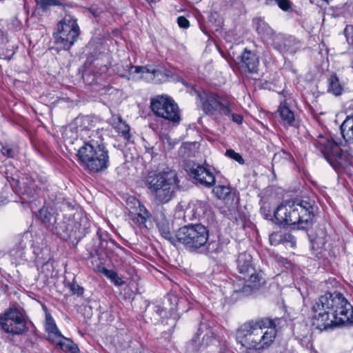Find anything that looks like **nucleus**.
I'll list each match as a JSON object with an SVG mask.
<instances>
[{
	"mask_svg": "<svg viewBox=\"0 0 353 353\" xmlns=\"http://www.w3.org/2000/svg\"><path fill=\"white\" fill-rule=\"evenodd\" d=\"M312 312L313 326L321 331L351 323L353 318L352 306L337 292L321 296L313 305Z\"/></svg>",
	"mask_w": 353,
	"mask_h": 353,
	"instance_id": "f257e3e1",
	"label": "nucleus"
},
{
	"mask_svg": "<svg viewBox=\"0 0 353 353\" xmlns=\"http://www.w3.org/2000/svg\"><path fill=\"white\" fill-rule=\"evenodd\" d=\"M276 327V319L251 320L239 327L237 339L246 353H258L273 344L277 334Z\"/></svg>",
	"mask_w": 353,
	"mask_h": 353,
	"instance_id": "f03ea898",
	"label": "nucleus"
},
{
	"mask_svg": "<svg viewBox=\"0 0 353 353\" xmlns=\"http://www.w3.org/2000/svg\"><path fill=\"white\" fill-rule=\"evenodd\" d=\"M315 208L313 200H296L279 205L274 212V216L279 225H296L298 229H305L313 219Z\"/></svg>",
	"mask_w": 353,
	"mask_h": 353,
	"instance_id": "7ed1b4c3",
	"label": "nucleus"
},
{
	"mask_svg": "<svg viewBox=\"0 0 353 353\" xmlns=\"http://www.w3.org/2000/svg\"><path fill=\"white\" fill-rule=\"evenodd\" d=\"M315 208L313 200H296L279 205L274 212V216L279 225H296L298 229H305L313 219Z\"/></svg>",
	"mask_w": 353,
	"mask_h": 353,
	"instance_id": "20e7f679",
	"label": "nucleus"
},
{
	"mask_svg": "<svg viewBox=\"0 0 353 353\" xmlns=\"http://www.w3.org/2000/svg\"><path fill=\"white\" fill-rule=\"evenodd\" d=\"M77 155L83 167L90 172H103L109 167V152L97 132L92 131L88 135L79 148Z\"/></svg>",
	"mask_w": 353,
	"mask_h": 353,
	"instance_id": "39448f33",
	"label": "nucleus"
},
{
	"mask_svg": "<svg viewBox=\"0 0 353 353\" xmlns=\"http://www.w3.org/2000/svg\"><path fill=\"white\" fill-rule=\"evenodd\" d=\"M252 256L247 252L240 253L236 259L239 276L234 281V292L248 296L264 283L262 275L257 272L252 263Z\"/></svg>",
	"mask_w": 353,
	"mask_h": 353,
	"instance_id": "423d86ee",
	"label": "nucleus"
},
{
	"mask_svg": "<svg viewBox=\"0 0 353 353\" xmlns=\"http://www.w3.org/2000/svg\"><path fill=\"white\" fill-rule=\"evenodd\" d=\"M120 76L128 80L137 81H143L152 83H162L165 81H181L183 85L188 87L187 83L167 68L155 65L144 66H133L126 65L123 71H119Z\"/></svg>",
	"mask_w": 353,
	"mask_h": 353,
	"instance_id": "0eeeda50",
	"label": "nucleus"
},
{
	"mask_svg": "<svg viewBox=\"0 0 353 353\" xmlns=\"http://www.w3.org/2000/svg\"><path fill=\"white\" fill-rule=\"evenodd\" d=\"M147 185L156 200L159 203H168L173 196L177 185L176 174L174 171L150 175Z\"/></svg>",
	"mask_w": 353,
	"mask_h": 353,
	"instance_id": "6e6552de",
	"label": "nucleus"
},
{
	"mask_svg": "<svg viewBox=\"0 0 353 353\" xmlns=\"http://www.w3.org/2000/svg\"><path fill=\"white\" fill-rule=\"evenodd\" d=\"M194 92L206 114L230 115L233 102L229 96L216 94L211 90H194Z\"/></svg>",
	"mask_w": 353,
	"mask_h": 353,
	"instance_id": "1a4fd4ad",
	"label": "nucleus"
},
{
	"mask_svg": "<svg viewBox=\"0 0 353 353\" xmlns=\"http://www.w3.org/2000/svg\"><path fill=\"white\" fill-rule=\"evenodd\" d=\"M314 145L334 169L345 168L350 164V154L332 139L319 136Z\"/></svg>",
	"mask_w": 353,
	"mask_h": 353,
	"instance_id": "9d476101",
	"label": "nucleus"
},
{
	"mask_svg": "<svg viewBox=\"0 0 353 353\" xmlns=\"http://www.w3.org/2000/svg\"><path fill=\"white\" fill-rule=\"evenodd\" d=\"M176 238L186 249L195 251L206 245L209 232L201 224H190L179 228L176 232Z\"/></svg>",
	"mask_w": 353,
	"mask_h": 353,
	"instance_id": "9b49d317",
	"label": "nucleus"
},
{
	"mask_svg": "<svg viewBox=\"0 0 353 353\" xmlns=\"http://www.w3.org/2000/svg\"><path fill=\"white\" fill-rule=\"evenodd\" d=\"M80 28L75 17L65 14L57 23L54 33L55 43L63 50H69L78 40Z\"/></svg>",
	"mask_w": 353,
	"mask_h": 353,
	"instance_id": "f8f14e48",
	"label": "nucleus"
},
{
	"mask_svg": "<svg viewBox=\"0 0 353 353\" xmlns=\"http://www.w3.org/2000/svg\"><path fill=\"white\" fill-rule=\"evenodd\" d=\"M151 109L153 113L174 124L181 121L180 110L177 103L170 97L159 95L151 99Z\"/></svg>",
	"mask_w": 353,
	"mask_h": 353,
	"instance_id": "ddd939ff",
	"label": "nucleus"
},
{
	"mask_svg": "<svg viewBox=\"0 0 353 353\" xmlns=\"http://www.w3.org/2000/svg\"><path fill=\"white\" fill-rule=\"evenodd\" d=\"M0 326L5 332L12 335L21 334L26 329L22 313L18 309L12 307L0 315Z\"/></svg>",
	"mask_w": 353,
	"mask_h": 353,
	"instance_id": "4468645a",
	"label": "nucleus"
},
{
	"mask_svg": "<svg viewBox=\"0 0 353 353\" xmlns=\"http://www.w3.org/2000/svg\"><path fill=\"white\" fill-rule=\"evenodd\" d=\"M127 208L131 224L139 228H147L145 223L150 217L145 207L136 198L130 197L127 200Z\"/></svg>",
	"mask_w": 353,
	"mask_h": 353,
	"instance_id": "2eb2a0df",
	"label": "nucleus"
},
{
	"mask_svg": "<svg viewBox=\"0 0 353 353\" xmlns=\"http://www.w3.org/2000/svg\"><path fill=\"white\" fill-rule=\"evenodd\" d=\"M85 225L81 227V223L71 221L69 223H66L64 221H61L56 223L52 230L61 239L68 240L71 239H81L85 234Z\"/></svg>",
	"mask_w": 353,
	"mask_h": 353,
	"instance_id": "dca6fc26",
	"label": "nucleus"
},
{
	"mask_svg": "<svg viewBox=\"0 0 353 353\" xmlns=\"http://www.w3.org/2000/svg\"><path fill=\"white\" fill-rule=\"evenodd\" d=\"M254 27L257 33L265 40L271 41L274 47L279 51L286 50L285 46H281L279 41H284V36L276 34L271 27L261 18L254 20Z\"/></svg>",
	"mask_w": 353,
	"mask_h": 353,
	"instance_id": "f3484780",
	"label": "nucleus"
},
{
	"mask_svg": "<svg viewBox=\"0 0 353 353\" xmlns=\"http://www.w3.org/2000/svg\"><path fill=\"white\" fill-rule=\"evenodd\" d=\"M214 341V334L212 330L205 324L201 323L196 334L192 339V343L196 348L200 349L205 347Z\"/></svg>",
	"mask_w": 353,
	"mask_h": 353,
	"instance_id": "a211bd4d",
	"label": "nucleus"
},
{
	"mask_svg": "<svg viewBox=\"0 0 353 353\" xmlns=\"http://www.w3.org/2000/svg\"><path fill=\"white\" fill-rule=\"evenodd\" d=\"M191 176L199 183L206 187H211L215 183L214 174L206 168L194 165L191 168Z\"/></svg>",
	"mask_w": 353,
	"mask_h": 353,
	"instance_id": "6ab92c4d",
	"label": "nucleus"
},
{
	"mask_svg": "<svg viewBox=\"0 0 353 353\" xmlns=\"http://www.w3.org/2000/svg\"><path fill=\"white\" fill-rule=\"evenodd\" d=\"M241 61L245 68L251 73H256L259 67V57L250 50H245L241 55Z\"/></svg>",
	"mask_w": 353,
	"mask_h": 353,
	"instance_id": "aec40b11",
	"label": "nucleus"
},
{
	"mask_svg": "<svg viewBox=\"0 0 353 353\" xmlns=\"http://www.w3.org/2000/svg\"><path fill=\"white\" fill-rule=\"evenodd\" d=\"M276 112L279 115V121L285 127L295 126L294 114L290 107L280 105Z\"/></svg>",
	"mask_w": 353,
	"mask_h": 353,
	"instance_id": "412c9836",
	"label": "nucleus"
},
{
	"mask_svg": "<svg viewBox=\"0 0 353 353\" xmlns=\"http://www.w3.org/2000/svg\"><path fill=\"white\" fill-rule=\"evenodd\" d=\"M45 330L48 333V339L52 343L62 336L50 314H46Z\"/></svg>",
	"mask_w": 353,
	"mask_h": 353,
	"instance_id": "4be33fe9",
	"label": "nucleus"
},
{
	"mask_svg": "<svg viewBox=\"0 0 353 353\" xmlns=\"http://www.w3.org/2000/svg\"><path fill=\"white\" fill-rule=\"evenodd\" d=\"M112 127L121 134V136L127 141L130 139V127L119 116H113L111 119Z\"/></svg>",
	"mask_w": 353,
	"mask_h": 353,
	"instance_id": "5701e85b",
	"label": "nucleus"
},
{
	"mask_svg": "<svg viewBox=\"0 0 353 353\" xmlns=\"http://www.w3.org/2000/svg\"><path fill=\"white\" fill-rule=\"evenodd\" d=\"M52 343L66 353H77L79 351L77 345L71 339L63 335Z\"/></svg>",
	"mask_w": 353,
	"mask_h": 353,
	"instance_id": "b1692460",
	"label": "nucleus"
},
{
	"mask_svg": "<svg viewBox=\"0 0 353 353\" xmlns=\"http://www.w3.org/2000/svg\"><path fill=\"white\" fill-rule=\"evenodd\" d=\"M159 230L162 236L168 240L171 243L175 244L178 242L176 238V234L173 235L170 231L169 223L166 221H163L157 224Z\"/></svg>",
	"mask_w": 353,
	"mask_h": 353,
	"instance_id": "393cba45",
	"label": "nucleus"
},
{
	"mask_svg": "<svg viewBox=\"0 0 353 353\" xmlns=\"http://www.w3.org/2000/svg\"><path fill=\"white\" fill-rule=\"evenodd\" d=\"M340 128L343 139L348 141L350 138L353 137V117H347Z\"/></svg>",
	"mask_w": 353,
	"mask_h": 353,
	"instance_id": "a878e982",
	"label": "nucleus"
},
{
	"mask_svg": "<svg viewBox=\"0 0 353 353\" xmlns=\"http://www.w3.org/2000/svg\"><path fill=\"white\" fill-rule=\"evenodd\" d=\"M102 273L111 280V281L117 286H121L125 283V281L119 276L118 274L112 270L103 268Z\"/></svg>",
	"mask_w": 353,
	"mask_h": 353,
	"instance_id": "bb28decb",
	"label": "nucleus"
},
{
	"mask_svg": "<svg viewBox=\"0 0 353 353\" xmlns=\"http://www.w3.org/2000/svg\"><path fill=\"white\" fill-rule=\"evenodd\" d=\"M265 2L268 6H278L284 11H288L291 6L289 0H265Z\"/></svg>",
	"mask_w": 353,
	"mask_h": 353,
	"instance_id": "cd10ccee",
	"label": "nucleus"
},
{
	"mask_svg": "<svg viewBox=\"0 0 353 353\" xmlns=\"http://www.w3.org/2000/svg\"><path fill=\"white\" fill-rule=\"evenodd\" d=\"M281 94L283 95V99L281 101L280 105H284L285 106L290 107V108H291L296 104L294 97L290 94H288L285 90H283Z\"/></svg>",
	"mask_w": 353,
	"mask_h": 353,
	"instance_id": "c85d7f7f",
	"label": "nucleus"
},
{
	"mask_svg": "<svg viewBox=\"0 0 353 353\" xmlns=\"http://www.w3.org/2000/svg\"><path fill=\"white\" fill-rule=\"evenodd\" d=\"M37 4L43 10H46L52 6L59 5L57 0H34Z\"/></svg>",
	"mask_w": 353,
	"mask_h": 353,
	"instance_id": "c756f323",
	"label": "nucleus"
},
{
	"mask_svg": "<svg viewBox=\"0 0 353 353\" xmlns=\"http://www.w3.org/2000/svg\"><path fill=\"white\" fill-rule=\"evenodd\" d=\"M214 192L219 199H225L230 192V188L224 185H219L214 188Z\"/></svg>",
	"mask_w": 353,
	"mask_h": 353,
	"instance_id": "7c9ffc66",
	"label": "nucleus"
},
{
	"mask_svg": "<svg viewBox=\"0 0 353 353\" xmlns=\"http://www.w3.org/2000/svg\"><path fill=\"white\" fill-rule=\"evenodd\" d=\"M226 156L229 157L230 158L234 159L236 162H238L239 164H243L244 160L241 155L239 153L236 152L234 150L230 149L227 150L225 152Z\"/></svg>",
	"mask_w": 353,
	"mask_h": 353,
	"instance_id": "2f4dec72",
	"label": "nucleus"
},
{
	"mask_svg": "<svg viewBox=\"0 0 353 353\" xmlns=\"http://www.w3.org/2000/svg\"><path fill=\"white\" fill-rule=\"evenodd\" d=\"M1 152L2 154L8 158H13L16 152L13 148L8 145H3L1 148Z\"/></svg>",
	"mask_w": 353,
	"mask_h": 353,
	"instance_id": "473e14b6",
	"label": "nucleus"
},
{
	"mask_svg": "<svg viewBox=\"0 0 353 353\" xmlns=\"http://www.w3.org/2000/svg\"><path fill=\"white\" fill-rule=\"evenodd\" d=\"M291 158V155L285 152V151H281L276 154H274L273 159H272V162H273V164L274 165L275 163H279V161H280L281 159H284L285 160H288Z\"/></svg>",
	"mask_w": 353,
	"mask_h": 353,
	"instance_id": "72a5a7b5",
	"label": "nucleus"
},
{
	"mask_svg": "<svg viewBox=\"0 0 353 353\" xmlns=\"http://www.w3.org/2000/svg\"><path fill=\"white\" fill-rule=\"evenodd\" d=\"M328 85L330 88H342L339 82L338 77L336 74H332L328 79Z\"/></svg>",
	"mask_w": 353,
	"mask_h": 353,
	"instance_id": "f704fd0d",
	"label": "nucleus"
},
{
	"mask_svg": "<svg viewBox=\"0 0 353 353\" xmlns=\"http://www.w3.org/2000/svg\"><path fill=\"white\" fill-rule=\"evenodd\" d=\"M270 242L272 245H277L282 242V233L274 232L270 235Z\"/></svg>",
	"mask_w": 353,
	"mask_h": 353,
	"instance_id": "c9c22d12",
	"label": "nucleus"
},
{
	"mask_svg": "<svg viewBox=\"0 0 353 353\" xmlns=\"http://www.w3.org/2000/svg\"><path fill=\"white\" fill-rule=\"evenodd\" d=\"M285 242L290 243L292 246H294L296 243L294 237L289 233L282 234V242L281 243H284Z\"/></svg>",
	"mask_w": 353,
	"mask_h": 353,
	"instance_id": "e433bc0d",
	"label": "nucleus"
},
{
	"mask_svg": "<svg viewBox=\"0 0 353 353\" xmlns=\"http://www.w3.org/2000/svg\"><path fill=\"white\" fill-rule=\"evenodd\" d=\"M70 290L73 292V294H77L78 296H80L83 294V289L81 286H79L78 284L75 283H72L70 285Z\"/></svg>",
	"mask_w": 353,
	"mask_h": 353,
	"instance_id": "4c0bfd02",
	"label": "nucleus"
},
{
	"mask_svg": "<svg viewBox=\"0 0 353 353\" xmlns=\"http://www.w3.org/2000/svg\"><path fill=\"white\" fill-rule=\"evenodd\" d=\"M177 23L179 26L181 28H188L190 26L189 21L183 16H180L177 18Z\"/></svg>",
	"mask_w": 353,
	"mask_h": 353,
	"instance_id": "58836bf2",
	"label": "nucleus"
},
{
	"mask_svg": "<svg viewBox=\"0 0 353 353\" xmlns=\"http://www.w3.org/2000/svg\"><path fill=\"white\" fill-rule=\"evenodd\" d=\"M26 247V243H25L24 237H22L19 240L17 245V248L19 249V251H17L16 254H17L18 256H22V250H24Z\"/></svg>",
	"mask_w": 353,
	"mask_h": 353,
	"instance_id": "ea45409f",
	"label": "nucleus"
},
{
	"mask_svg": "<svg viewBox=\"0 0 353 353\" xmlns=\"http://www.w3.org/2000/svg\"><path fill=\"white\" fill-rule=\"evenodd\" d=\"M279 43L281 45V46H285V48H286V50L285 51H279L281 53H292V51L290 49V43H291V41L286 39L285 37H284V41H279Z\"/></svg>",
	"mask_w": 353,
	"mask_h": 353,
	"instance_id": "a19ab883",
	"label": "nucleus"
},
{
	"mask_svg": "<svg viewBox=\"0 0 353 353\" xmlns=\"http://www.w3.org/2000/svg\"><path fill=\"white\" fill-rule=\"evenodd\" d=\"M154 311L157 316L163 318L165 316L167 312L160 305H156L154 307Z\"/></svg>",
	"mask_w": 353,
	"mask_h": 353,
	"instance_id": "79ce46f5",
	"label": "nucleus"
},
{
	"mask_svg": "<svg viewBox=\"0 0 353 353\" xmlns=\"http://www.w3.org/2000/svg\"><path fill=\"white\" fill-rule=\"evenodd\" d=\"M39 213L41 214V216H42L41 219H42V221L44 223H50V224H52V223H51V219L52 217H48V216L47 215V212H46V210H44L43 209L40 210L39 211Z\"/></svg>",
	"mask_w": 353,
	"mask_h": 353,
	"instance_id": "37998d69",
	"label": "nucleus"
},
{
	"mask_svg": "<svg viewBox=\"0 0 353 353\" xmlns=\"http://www.w3.org/2000/svg\"><path fill=\"white\" fill-rule=\"evenodd\" d=\"M232 121L238 124H241L243 122V117L240 114H232Z\"/></svg>",
	"mask_w": 353,
	"mask_h": 353,
	"instance_id": "c03bdc74",
	"label": "nucleus"
},
{
	"mask_svg": "<svg viewBox=\"0 0 353 353\" xmlns=\"http://www.w3.org/2000/svg\"><path fill=\"white\" fill-rule=\"evenodd\" d=\"M163 143L164 144H168L170 146V148L171 149L173 148L175 141L172 143L171 139L169 137H165L163 139Z\"/></svg>",
	"mask_w": 353,
	"mask_h": 353,
	"instance_id": "a18cd8bd",
	"label": "nucleus"
},
{
	"mask_svg": "<svg viewBox=\"0 0 353 353\" xmlns=\"http://www.w3.org/2000/svg\"><path fill=\"white\" fill-rule=\"evenodd\" d=\"M327 92L335 97H338L341 94V90H327Z\"/></svg>",
	"mask_w": 353,
	"mask_h": 353,
	"instance_id": "49530a36",
	"label": "nucleus"
},
{
	"mask_svg": "<svg viewBox=\"0 0 353 353\" xmlns=\"http://www.w3.org/2000/svg\"><path fill=\"white\" fill-rule=\"evenodd\" d=\"M35 187H36L37 188H39V189H41V188H42V187L41 186V185H40V184H37V183L36 180H34V184H32V188H34Z\"/></svg>",
	"mask_w": 353,
	"mask_h": 353,
	"instance_id": "de8ad7c7",
	"label": "nucleus"
},
{
	"mask_svg": "<svg viewBox=\"0 0 353 353\" xmlns=\"http://www.w3.org/2000/svg\"><path fill=\"white\" fill-rule=\"evenodd\" d=\"M168 321H170V324L172 325V327L175 325L176 321L174 319L170 318L168 319Z\"/></svg>",
	"mask_w": 353,
	"mask_h": 353,
	"instance_id": "09e8293b",
	"label": "nucleus"
},
{
	"mask_svg": "<svg viewBox=\"0 0 353 353\" xmlns=\"http://www.w3.org/2000/svg\"><path fill=\"white\" fill-rule=\"evenodd\" d=\"M351 29L352 30V27H349V26H347L344 30V32L345 34V35L347 36V32H349V30Z\"/></svg>",
	"mask_w": 353,
	"mask_h": 353,
	"instance_id": "8fccbe9b",
	"label": "nucleus"
},
{
	"mask_svg": "<svg viewBox=\"0 0 353 353\" xmlns=\"http://www.w3.org/2000/svg\"><path fill=\"white\" fill-rule=\"evenodd\" d=\"M88 132H89V130H87V129H82L81 130V133L88 134Z\"/></svg>",
	"mask_w": 353,
	"mask_h": 353,
	"instance_id": "3c124183",
	"label": "nucleus"
},
{
	"mask_svg": "<svg viewBox=\"0 0 353 353\" xmlns=\"http://www.w3.org/2000/svg\"><path fill=\"white\" fill-rule=\"evenodd\" d=\"M145 1L150 3H156V2L159 1V0H145Z\"/></svg>",
	"mask_w": 353,
	"mask_h": 353,
	"instance_id": "603ef678",
	"label": "nucleus"
},
{
	"mask_svg": "<svg viewBox=\"0 0 353 353\" xmlns=\"http://www.w3.org/2000/svg\"><path fill=\"white\" fill-rule=\"evenodd\" d=\"M46 181H47L46 179V178H43V179H41V184H43V183H46Z\"/></svg>",
	"mask_w": 353,
	"mask_h": 353,
	"instance_id": "864d4df0",
	"label": "nucleus"
},
{
	"mask_svg": "<svg viewBox=\"0 0 353 353\" xmlns=\"http://www.w3.org/2000/svg\"><path fill=\"white\" fill-rule=\"evenodd\" d=\"M263 210H264V208H261V212H262Z\"/></svg>",
	"mask_w": 353,
	"mask_h": 353,
	"instance_id": "5fc2aeb1",
	"label": "nucleus"
},
{
	"mask_svg": "<svg viewBox=\"0 0 353 353\" xmlns=\"http://www.w3.org/2000/svg\"><path fill=\"white\" fill-rule=\"evenodd\" d=\"M211 244H212L211 243H208V247H209V246H210V245H211Z\"/></svg>",
	"mask_w": 353,
	"mask_h": 353,
	"instance_id": "6e6d98bb",
	"label": "nucleus"
}]
</instances>
